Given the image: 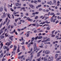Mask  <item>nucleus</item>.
I'll list each match as a JSON object with an SVG mask.
<instances>
[{"label": "nucleus", "mask_w": 61, "mask_h": 61, "mask_svg": "<svg viewBox=\"0 0 61 61\" xmlns=\"http://www.w3.org/2000/svg\"><path fill=\"white\" fill-rule=\"evenodd\" d=\"M37 51L36 52V53H37V52H38V51L39 50H40V49L38 48V49H37Z\"/></svg>", "instance_id": "nucleus-32"}, {"label": "nucleus", "mask_w": 61, "mask_h": 61, "mask_svg": "<svg viewBox=\"0 0 61 61\" xmlns=\"http://www.w3.org/2000/svg\"><path fill=\"white\" fill-rule=\"evenodd\" d=\"M60 60V59H59V58H57L56 59V61H59V60Z\"/></svg>", "instance_id": "nucleus-58"}, {"label": "nucleus", "mask_w": 61, "mask_h": 61, "mask_svg": "<svg viewBox=\"0 0 61 61\" xmlns=\"http://www.w3.org/2000/svg\"><path fill=\"white\" fill-rule=\"evenodd\" d=\"M18 19L17 18V19H16L15 20V21L16 22V23L17 22V21H18Z\"/></svg>", "instance_id": "nucleus-39"}, {"label": "nucleus", "mask_w": 61, "mask_h": 61, "mask_svg": "<svg viewBox=\"0 0 61 61\" xmlns=\"http://www.w3.org/2000/svg\"><path fill=\"white\" fill-rule=\"evenodd\" d=\"M50 52L49 51L47 50L45 51V54H49Z\"/></svg>", "instance_id": "nucleus-9"}, {"label": "nucleus", "mask_w": 61, "mask_h": 61, "mask_svg": "<svg viewBox=\"0 0 61 61\" xmlns=\"http://www.w3.org/2000/svg\"><path fill=\"white\" fill-rule=\"evenodd\" d=\"M12 18L13 19H14V15H13V14L12 15Z\"/></svg>", "instance_id": "nucleus-61"}, {"label": "nucleus", "mask_w": 61, "mask_h": 61, "mask_svg": "<svg viewBox=\"0 0 61 61\" xmlns=\"http://www.w3.org/2000/svg\"><path fill=\"white\" fill-rule=\"evenodd\" d=\"M3 48L4 49H7V47L6 46H4L3 47Z\"/></svg>", "instance_id": "nucleus-27"}, {"label": "nucleus", "mask_w": 61, "mask_h": 61, "mask_svg": "<svg viewBox=\"0 0 61 61\" xmlns=\"http://www.w3.org/2000/svg\"><path fill=\"white\" fill-rule=\"evenodd\" d=\"M43 38V37L41 36H37L35 38V40H37V39H42Z\"/></svg>", "instance_id": "nucleus-1"}, {"label": "nucleus", "mask_w": 61, "mask_h": 61, "mask_svg": "<svg viewBox=\"0 0 61 61\" xmlns=\"http://www.w3.org/2000/svg\"><path fill=\"white\" fill-rule=\"evenodd\" d=\"M8 17H7L6 18V19L5 21L3 23V25H4L6 23V22H7V19H8Z\"/></svg>", "instance_id": "nucleus-6"}, {"label": "nucleus", "mask_w": 61, "mask_h": 61, "mask_svg": "<svg viewBox=\"0 0 61 61\" xmlns=\"http://www.w3.org/2000/svg\"><path fill=\"white\" fill-rule=\"evenodd\" d=\"M41 41H42V40H39L38 41V43H40V42H41Z\"/></svg>", "instance_id": "nucleus-46"}, {"label": "nucleus", "mask_w": 61, "mask_h": 61, "mask_svg": "<svg viewBox=\"0 0 61 61\" xmlns=\"http://www.w3.org/2000/svg\"><path fill=\"white\" fill-rule=\"evenodd\" d=\"M37 56L38 57V56H39L40 55V54L39 53H37Z\"/></svg>", "instance_id": "nucleus-26"}, {"label": "nucleus", "mask_w": 61, "mask_h": 61, "mask_svg": "<svg viewBox=\"0 0 61 61\" xmlns=\"http://www.w3.org/2000/svg\"><path fill=\"white\" fill-rule=\"evenodd\" d=\"M33 55H32L31 56H30V58H31V59L32 58H33Z\"/></svg>", "instance_id": "nucleus-50"}, {"label": "nucleus", "mask_w": 61, "mask_h": 61, "mask_svg": "<svg viewBox=\"0 0 61 61\" xmlns=\"http://www.w3.org/2000/svg\"><path fill=\"white\" fill-rule=\"evenodd\" d=\"M3 8H4L3 6H1V7L0 8V10L1 12L3 11Z\"/></svg>", "instance_id": "nucleus-11"}, {"label": "nucleus", "mask_w": 61, "mask_h": 61, "mask_svg": "<svg viewBox=\"0 0 61 61\" xmlns=\"http://www.w3.org/2000/svg\"><path fill=\"white\" fill-rule=\"evenodd\" d=\"M39 13V12H35V14H36V15H38Z\"/></svg>", "instance_id": "nucleus-53"}, {"label": "nucleus", "mask_w": 61, "mask_h": 61, "mask_svg": "<svg viewBox=\"0 0 61 61\" xmlns=\"http://www.w3.org/2000/svg\"><path fill=\"white\" fill-rule=\"evenodd\" d=\"M15 34H16V35H18V33H17L16 31H15V29L12 32H10V34H14V33H15Z\"/></svg>", "instance_id": "nucleus-2"}, {"label": "nucleus", "mask_w": 61, "mask_h": 61, "mask_svg": "<svg viewBox=\"0 0 61 61\" xmlns=\"http://www.w3.org/2000/svg\"><path fill=\"white\" fill-rule=\"evenodd\" d=\"M29 5L31 8L32 9H34L35 8V6L34 5H31V4H29Z\"/></svg>", "instance_id": "nucleus-3"}, {"label": "nucleus", "mask_w": 61, "mask_h": 61, "mask_svg": "<svg viewBox=\"0 0 61 61\" xmlns=\"http://www.w3.org/2000/svg\"><path fill=\"white\" fill-rule=\"evenodd\" d=\"M17 13V12H14L13 13V15H16V14Z\"/></svg>", "instance_id": "nucleus-40"}, {"label": "nucleus", "mask_w": 61, "mask_h": 61, "mask_svg": "<svg viewBox=\"0 0 61 61\" xmlns=\"http://www.w3.org/2000/svg\"><path fill=\"white\" fill-rule=\"evenodd\" d=\"M13 36H12L9 37V39L11 40V41H13Z\"/></svg>", "instance_id": "nucleus-10"}, {"label": "nucleus", "mask_w": 61, "mask_h": 61, "mask_svg": "<svg viewBox=\"0 0 61 61\" xmlns=\"http://www.w3.org/2000/svg\"><path fill=\"white\" fill-rule=\"evenodd\" d=\"M33 43L32 42H31L30 43H29L28 45V47H30V46H31V45H32V44H33Z\"/></svg>", "instance_id": "nucleus-7"}, {"label": "nucleus", "mask_w": 61, "mask_h": 61, "mask_svg": "<svg viewBox=\"0 0 61 61\" xmlns=\"http://www.w3.org/2000/svg\"><path fill=\"white\" fill-rule=\"evenodd\" d=\"M26 20H28V21H30V22L33 21V20L32 19H30V18H29V17H27V18Z\"/></svg>", "instance_id": "nucleus-5"}, {"label": "nucleus", "mask_w": 61, "mask_h": 61, "mask_svg": "<svg viewBox=\"0 0 61 61\" xmlns=\"http://www.w3.org/2000/svg\"><path fill=\"white\" fill-rule=\"evenodd\" d=\"M32 50H33V49L31 48L30 49V51H28V53H30L32 51Z\"/></svg>", "instance_id": "nucleus-20"}, {"label": "nucleus", "mask_w": 61, "mask_h": 61, "mask_svg": "<svg viewBox=\"0 0 61 61\" xmlns=\"http://www.w3.org/2000/svg\"><path fill=\"white\" fill-rule=\"evenodd\" d=\"M0 45L1 46V48H2V47H3V42H2L1 43V44H0Z\"/></svg>", "instance_id": "nucleus-30"}, {"label": "nucleus", "mask_w": 61, "mask_h": 61, "mask_svg": "<svg viewBox=\"0 0 61 61\" xmlns=\"http://www.w3.org/2000/svg\"><path fill=\"white\" fill-rule=\"evenodd\" d=\"M10 22V20H8V22L6 24L7 25H9V24Z\"/></svg>", "instance_id": "nucleus-16"}, {"label": "nucleus", "mask_w": 61, "mask_h": 61, "mask_svg": "<svg viewBox=\"0 0 61 61\" xmlns=\"http://www.w3.org/2000/svg\"><path fill=\"white\" fill-rule=\"evenodd\" d=\"M17 24L18 25H20V24H21V22H18Z\"/></svg>", "instance_id": "nucleus-35"}, {"label": "nucleus", "mask_w": 61, "mask_h": 61, "mask_svg": "<svg viewBox=\"0 0 61 61\" xmlns=\"http://www.w3.org/2000/svg\"><path fill=\"white\" fill-rule=\"evenodd\" d=\"M45 23L47 24H49L50 23V22H48V21H47V20H46V21H45Z\"/></svg>", "instance_id": "nucleus-28"}, {"label": "nucleus", "mask_w": 61, "mask_h": 61, "mask_svg": "<svg viewBox=\"0 0 61 61\" xmlns=\"http://www.w3.org/2000/svg\"><path fill=\"white\" fill-rule=\"evenodd\" d=\"M60 52V51H57L56 52V53H59Z\"/></svg>", "instance_id": "nucleus-57"}, {"label": "nucleus", "mask_w": 61, "mask_h": 61, "mask_svg": "<svg viewBox=\"0 0 61 61\" xmlns=\"http://www.w3.org/2000/svg\"><path fill=\"white\" fill-rule=\"evenodd\" d=\"M13 47V45H12L11 46H10V48H12Z\"/></svg>", "instance_id": "nucleus-38"}, {"label": "nucleus", "mask_w": 61, "mask_h": 61, "mask_svg": "<svg viewBox=\"0 0 61 61\" xmlns=\"http://www.w3.org/2000/svg\"><path fill=\"white\" fill-rule=\"evenodd\" d=\"M38 18V16H36V17H35V19L36 20Z\"/></svg>", "instance_id": "nucleus-33"}, {"label": "nucleus", "mask_w": 61, "mask_h": 61, "mask_svg": "<svg viewBox=\"0 0 61 61\" xmlns=\"http://www.w3.org/2000/svg\"><path fill=\"white\" fill-rule=\"evenodd\" d=\"M51 59L52 60H53L54 59V57L52 56L51 58Z\"/></svg>", "instance_id": "nucleus-37"}, {"label": "nucleus", "mask_w": 61, "mask_h": 61, "mask_svg": "<svg viewBox=\"0 0 61 61\" xmlns=\"http://www.w3.org/2000/svg\"><path fill=\"white\" fill-rule=\"evenodd\" d=\"M15 45L14 47V48L13 49V51H15V50H16V48H17V47L15 46Z\"/></svg>", "instance_id": "nucleus-17"}, {"label": "nucleus", "mask_w": 61, "mask_h": 61, "mask_svg": "<svg viewBox=\"0 0 61 61\" xmlns=\"http://www.w3.org/2000/svg\"><path fill=\"white\" fill-rule=\"evenodd\" d=\"M21 8V7L20 6H18L17 7V9H19H19Z\"/></svg>", "instance_id": "nucleus-45"}, {"label": "nucleus", "mask_w": 61, "mask_h": 61, "mask_svg": "<svg viewBox=\"0 0 61 61\" xmlns=\"http://www.w3.org/2000/svg\"><path fill=\"white\" fill-rule=\"evenodd\" d=\"M21 45H24V44H25V42H23L22 43H21Z\"/></svg>", "instance_id": "nucleus-55"}, {"label": "nucleus", "mask_w": 61, "mask_h": 61, "mask_svg": "<svg viewBox=\"0 0 61 61\" xmlns=\"http://www.w3.org/2000/svg\"><path fill=\"white\" fill-rule=\"evenodd\" d=\"M40 60H41V58H40L38 59V61H40Z\"/></svg>", "instance_id": "nucleus-52"}, {"label": "nucleus", "mask_w": 61, "mask_h": 61, "mask_svg": "<svg viewBox=\"0 0 61 61\" xmlns=\"http://www.w3.org/2000/svg\"><path fill=\"white\" fill-rule=\"evenodd\" d=\"M15 5L17 6H19H19H21V4H19L18 3H16L15 4Z\"/></svg>", "instance_id": "nucleus-8"}, {"label": "nucleus", "mask_w": 61, "mask_h": 61, "mask_svg": "<svg viewBox=\"0 0 61 61\" xmlns=\"http://www.w3.org/2000/svg\"><path fill=\"white\" fill-rule=\"evenodd\" d=\"M3 15H2L1 16V18H5V17H6V14H5V12L4 13Z\"/></svg>", "instance_id": "nucleus-4"}, {"label": "nucleus", "mask_w": 61, "mask_h": 61, "mask_svg": "<svg viewBox=\"0 0 61 61\" xmlns=\"http://www.w3.org/2000/svg\"><path fill=\"white\" fill-rule=\"evenodd\" d=\"M20 51L19 50V49H18L17 50V53H18V52H20Z\"/></svg>", "instance_id": "nucleus-43"}, {"label": "nucleus", "mask_w": 61, "mask_h": 61, "mask_svg": "<svg viewBox=\"0 0 61 61\" xmlns=\"http://www.w3.org/2000/svg\"><path fill=\"white\" fill-rule=\"evenodd\" d=\"M0 37L1 39H3L5 37V36H3V35H1L0 36Z\"/></svg>", "instance_id": "nucleus-13"}, {"label": "nucleus", "mask_w": 61, "mask_h": 61, "mask_svg": "<svg viewBox=\"0 0 61 61\" xmlns=\"http://www.w3.org/2000/svg\"><path fill=\"white\" fill-rule=\"evenodd\" d=\"M46 28L47 30H50V27H48Z\"/></svg>", "instance_id": "nucleus-36"}, {"label": "nucleus", "mask_w": 61, "mask_h": 61, "mask_svg": "<svg viewBox=\"0 0 61 61\" xmlns=\"http://www.w3.org/2000/svg\"><path fill=\"white\" fill-rule=\"evenodd\" d=\"M53 19H54V17H51V22H53Z\"/></svg>", "instance_id": "nucleus-21"}, {"label": "nucleus", "mask_w": 61, "mask_h": 61, "mask_svg": "<svg viewBox=\"0 0 61 61\" xmlns=\"http://www.w3.org/2000/svg\"><path fill=\"white\" fill-rule=\"evenodd\" d=\"M33 3H35L36 4L37 3V1L36 0H34L33 1Z\"/></svg>", "instance_id": "nucleus-22"}, {"label": "nucleus", "mask_w": 61, "mask_h": 61, "mask_svg": "<svg viewBox=\"0 0 61 61\" xmlns=\"http://www.w3.org/2000/svg\"><path fill=\"white\" fill-rule=\"evenodd\" d=\"M45 24V21H44L43 22H42L40 23V24L42 25H43V24Z\"/></svg>", "instance_id": "nucleus-25"}, {"label": "nucleus", "mask_w": 61, "mask_h": 61, "mask_svg": "<svg viewBox=\"0 0 61 61\" xmlns=\"http://www.w3.org/2000/svg\"><path fill=\"white\" fill-rule=\"evenodd\" d=\"M17 30L18 31H19V32H20V30H20V29H18Z\"/></svg>", "instance_id": "nucleus-60"}, {"label": "nucleus", "mask_w": 61, "mask_h": 61, "mask_svg": "<svg viewBox=\"0 0 61 61\" xmlns=\"http://www.w3.org/2000/svg\"><path fill=\"white\" fill-rule=\"evenodd\" d=\"M4 32V30H2V29H1L0 31V36L1 35V34L2 33H3V32Z\"/></svg>", "instance_id": "nucleus-12"}, {"label": "nucleus", "mask_w": 61, "mask_h": 61, "mask_svg": "<svg viewBox=\"0 0 61 61\" xmlns=\"http://www.w3.org/2000/svg\"><path fill=\"white\" fill-rule=\"evenodd\" d=\"M34 53V52H32L30 54V55H32V54H33Z\"/></svg>", "instance_id": "nucleus-48"}, {"label": "nucleus", "mask_w": 61, "mask_h": 61, "mask_svg": "<svg viewBox=\"0 0 61 61\" xmlns=\"http://www.w3.org/2000/svg\"><path fill=\"white\" fill-rule=\"evenodd\" d=\"M2 25H3V23H2L1 24V25H0V28L2 27Z\"/></svg>", "instance_id": "nucleus-49"}, {"label": "nucleus", "mask_w": 61, "mask_h": 61, "mask_svg": "<svg viewBox=\"0 0 61 61\" xmlns=\"http://www.w3.org/2000/svg\"><path fill=\"white\" fill-rule=\"evenodd\" d=\"M28 60H29L30 61H31V60H32V59H31V57H28Z\"/></svg>", "instance_id": "nucleus-14"}, {"label": "nucleus", "mask_w": 61, "mask_h": 61, "mask_svg": "<svg viewBox=\"0 0 61 61\" xmlns=\"http://www.w3.org/2000/svg\"><path fill=\"white\" fill-rule=\"evenodd\" d=\"M6 15H8V17L9 18H10V14L8 13V14H7V13H6Z\"/></svg>", "instance_id": "nucleus-19"}, {"label": "nucleus", "mask_w": 61, "mask_h": 61, "mask_svg": "<svg viewBox=\"0 0 61 61\" xmlns=\"http://www.w3.org/2000/svg\"><path fill=\"white\" fill-rule=\"evenodd\" d=\"M34 46L35 47H37V46H36V43H35L34 45Z\"/></svg>", "instance_id": "nucleus-42"}, {"label": "nucleus", "mask_w": 61, "mask_h": 61, "mask_svg": "<svg viewBox=\"0 0 61 61\" xmlns=\"http://www.w3.org/2000/svg\"><path fill=\"white\" fill-rule=\"evenodd\" d=\"M48 43V41H45L44 42L45 44H47Z\"/></svg>", "instance_id": "nucleus-34"}, {"label": "nucleus", "mask_w": 61, "mask_h": 61, "mask_svg": "<svg viewBox=\"0 0 61 61\" xmlns=\"http://www.w3.org/2000/svg\"><path fill=\"white\" fill-rule=\"evenodd\" d=\"M37 47H35L34 48V51H36V50L37 49Z\"/></svg>", "instance_id": "nucleus-23"}, {"label": "nucleus", "mask_w": 61, "mask_h": 61, "mask_svg": "<svg viewBox=\"0 0 61 61\" xmlns=\"http://www.w3.org/2000/svg\"><path fill=\"white\" fill-rule=\"evenodd\" d=\"M47 59H46V57H45L44 58V61H47Z\"/></svg>", "instance_id": "nucleus-24"}, {"label": "nucleus", "mask_w": 61, "mask_h": 61, "mask_svg": "<svg viewBox=\"0 0 61 61\" xmlns=\"http://www.w3.org/2000/svg\"><path fill=\"white\" fill-rule=\"evenodd\" d=\"M4 55L3 54V53H2L1 54V55H0V58H2L3 56Z\"/></svg>", "instance_id": "nucleus-18"}, {"label": "nucleus", "mask_w": 61, "mask_h": 61, "mask_svg": "<svg viewBox=\"0 0 61 61\" xmlns=\"http://www.w3.org/2000/svg\"><path fill=\"white\" fill-rule=\"evenodd\" d=\"M25 15L26 16H27V15H29V14L28 13H25Z\"/></svg>", "instance_id": "nucleus-41"}, {"label": "nucleus", "mask_w": 61, "mask_h": 61, "mask_svg": "<svg viewBox=\"0 0 61 61\" xmlns=\"http://www.w3.org/2000/svg\"><path fill=\"white\" fill-rule=\"evenodd\" d=\"M5 27L4 26V27H3L2 29H1L2 30H4V29H5Z\"/></svg>", "instance_id": "nucleus-54"}, {"label": "nucleus", "mask_w": 61, "mask_h": 61, "mask_svg": "<svg viewBox=\"0 0 61 61\" xmlns=\"http://www.w3.org/2000/svg\"><path fill=\"white\" fill-rule=\"evenodd\" d=\"M29 34H30V33H27V35H26L27 37H28V36H29Z\"/></svg>", "instance_id": "nucleus-31"}, {"label": "nucleus", "mask_w": 61, "mask_h": 61, "mask_svg": "<svg viewBox=\"0 0 61 61\" xmlns=\"http://www.w3.org/2000/svg\"><path fill=\"white\" fill-rule=\"evenodd\" d=\"M22 49L23 50H25V47L24 46H22Z\"/></svg>", "instance_id": "nucleus-29"}, {"label": "nucleus", "mask_w": 61, "mask_h": 61, "mask_svg": "<svg viewBox=\"0 0 61 61\" xmlns=\"http://www.w3.org/2000/svg\"><path fill=\"white\" fill-rule=\"evenodd\" d=\"M55 30H54L52 31V34H53L54 33V32H55Z\"/></svg>", "instance_id": "nucleus-51"}, {"label": "nucleus", "mask_w": 61, "mask_h": 61, "mask_svg": "<svg viewBox=\"0 0 61 61\" xmlns=\"http://www.w3.org/2000/svg\"><path fill=\"white\" fill-rule=\"evenodd\" d=\"M58 54H56L55 56V59H56V58H57L58 57Z\"/></svg>", "instance_id": "nucleus-15"}, {"label": "nucleus", "mask_w": 61, "mask_h": 61, "mask_svg": "<svg viewBox=\"0 0 61 61\" xmlns=\"http://www.w3.org/2000/svg\"><path fill=\"white\" fill-rule=\"evenodd\" d=\"M57 15H60V13H57L56 14Z\"/></svg>", "instance_id": "nucleus-64"}, {"label": "nucleus", "mask_w": 61, "mask_h": 61, "mask_svg": "<svg viewBox=\"0 0 61 61\" xmlns=\"http://www.w3.org/2000/svg\"><path fill=\"white\" fill-rule=\"evenodd\" d=\"M22 52H20V53H19L18 54V55L19 56H20V55L22 54Z\"/></svg>", "instance_id": "nucleus-56"}, {"label": "nucleus", "mask_w": 61, "mask_h": 61, "mask_svg": "<svg viewBox=\"0 0 61 61\" xmlns=\"http://www.w3.org/2000/svg\"><path fill=\"white\" fill-rule=\"evenodd\" d=\"M35 38L34 37H32L31 39V40H35Z\"/></svg>", "instance_id": "nucleus-44"}, {"label": "nucleus", "mask_w": 61, "mask_h": 61, "mask_svg": "<svg viewBox=\"0 0 61 61\" xmlns=\"http://www.w3.org/2000/svg\"><path fill=\"white\" fill-rule=\"evenodd\" d=\"M41 5H38V7H41Z\"/></svg>", "instance_id": "nucleus-63"}, {"label": "nucleus", "mask_w": 61, "mask_h": 61, "mask_svg": "<svg viewBox=\"0 0 61 61\" xmlns=\"http://www.w3.org/2000/svg\"><path fill=\"white\" fill-rule=\"evenodd\" d=\"M37 2L39 3L40 2H41V0H38Z\"/></svg>", "instance_id": "nucleus-59"}, {"label": "nucleus", "mask_w": 61, "mask_h": 61, "mask_svg": "<svg viewBox=\"0 0 61 61\" xmlns=\"http://www.w3.org/2000/svg\"><path fill=\"white\" fill-rule=\"evenodd\" d=\"M21 9H23V10H24V9H25V7H23L21 8Z\"/></svg>", "instance_id": "nucleus-47"}, {"label": "nucleus", "mask_w": 61, "mask_h": 61, "mask_svg": "<svg viewBox=\"0 0 61 61\" xmlns=\"http://www.w3.org/2000/svg\"><path fill=\"white\" fill-rule=\"evenodd\" d=\"M55 36V35H53V34H52V35L51 36V37H54Z\"/></svg>", "instance_id": "nucleus-62"}]
</instances>
